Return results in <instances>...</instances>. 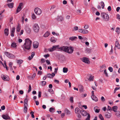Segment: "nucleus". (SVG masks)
<instances>
[{
	"label": "nucleus",
	"mask_w": 120,
	"mask_h": 120,
	"mask_svg": "<svg viewBox=\"0 0 120 120\" xmlns=\"http://www.w3.org/2000/svg\"><path fill=\"white\" fill-rule=\"evenodd\" d=\"M59 45L53 46L52 47L49 48L48 50L50 52H52L55 50L56 49H58L61 51L70 54L72 53L74 50V49L72 47L63 46L59 47Z\"/></svg>",
	"instance_id": "nucleus-1"
},
{
	"label": "nucleus",
	"mask_w": 120,
	"mask_h": 120,
	"mask_svg": "<svg viewBox=\"0 0 120 120\" xmlns=\"http://www.w3.org/2000/svg\"><path fill=\"white\" fill-rule=\"evenodd\" d=\"M32 41L29 39L27 38L25 40V42L22 46V47L24 50L25 49L29 50L31 48V45Z\"/></svg>",
	"instance_id": "nucleus-2"
},
{
	"label": "nucleus",
	"mask_w": 120,
	"mask_h": 120,
	"mask_svg": "<svg viewBox=\"0 0 120 120\" xmlns=\"http://www.w3.org/2000/svg\"><path fill=\"white\" fill-rule=\"evenodd\" d=\"M101 15L104 20L105 21H109V17L108 14L105 13H102L101 14Z\"/></svg>",
	"instance_id": "nucleus-3"
},
{
	"label": "nucleus",
	"mask_w": 120,
	"mask_h": 120,
	"mask_svg": "<svg viewBox=\"0 0 120 120\" xmlns=\"http://www.w3.org/2000/svg\"><path fill=\"white\" fill-rule=\"evenodd\" d=\"M33 29L36 32H38L39 30V27L37 24H35L33 26Z\"/></svg>",
	"instance_id": "nucleus-4"
},
{
	"label": "nucleus",
	"mask_w": 120,
	"mask_h": 120,
	"mask_svg": "<svg viewBox=\"0 0 120 120\" xmlns=\"http://www.w3.org/2000/svg\"><path fill=\"white\" fill-rule=\"evenodd\" d=\"M34 11L35 14L37 15H39L41 14V10L38 8H36L34 9Z\"/></svg>",
	"instance_id": "nucleus-5"
},
{
	"label": "nucleus",
	"mask_w": 120,
	"mask_h": 120,
	"mask_svg": "<svg viewBox=\"0 0 120 120\" xmlns=\"http://www.w3.org/2000/svg\"><path fill=\"white\" fill-rule=\"evenodd\" d=\"M23 4L22 3H21L20 4L19 6L17 9L16 12L18 13L23 8Z\"/></svg>",
	"instance_id": "nucleus-6"
},
{
	"label": "nucleus",
	"mask_w": 120,
	"mask_h": 120,
	"mask_svg": "<svg viewBox=\"0 0 120 120\" xmlns=\"http://www.w3.org/2000/svg\"><path fill=\"white\" fill-rule=\"evenodd\" d=\"M1 77L2 79L4 81H8L9 80V77L7 75H4L3 74L1 75Z\"/></svg>",
	"instance_id": "nucleus-7"
},
{
	"label": "nucleus",
	"mask_w": 120,
	"mask_h": 120,
	"mask_svg": "<svg viewBox=\"0 0 120 120\" xmlns=\"http://www.w3.org/2000/svg\"><path fill=\"white\" fill-rule=\"evenodd\" d=\"M81 60L83 62L87 64L90 63V62L89 61L88 59L86 57H83Z\"/></svg>",
	"instance_id": "nucleus-8"
},
{
	"label": "nucleus",
	"mask_w": 120,
	"mask_h": 120,
	"mask_svg": "<svg viewBox=\"0 0 120 120\" xmlns=\"http://www.w3.org/2000/svg\"><path fill=\"white\" fill-rule=\"evenodd\" d=\"M56 6L53 5H52L50 9V10L51 11V12L52 13H54L56 11V9L55 8Z\"/></svg>",
	"instance_id": "nucleus-9"
},
{
	"label": "nucleus",
	"mask_w": 120,
	"mask_h": 120,
	"mask_svg": "<svg viewBox=\"0 0 120 120\" xmlns=\"http://www.w3.org/2000/svg\"><path fill=\"white\" fill-rule=\"evenodd\" d=\"M2 117L3 119L5 120L10 119V116L7 114L3 115H2Z\"/></svg>",
	"instance_id": "nucleus-10"
},
{
	"label": "nucleus",
	"mask_w": 120,
	"mask_h": 120,
	"mask_svg": "<svg viewBox=\"0 0 120 120\" xmlns=\"http://www.w3.org/2000/svg\"><path fill=\"white\" fill-rule=\"evenodd\" d=\"M38 43L37 41H35L33 43V46L35 48H37L38 47Z\"/></svg>",
	"instance_id": "nucleus-11"
},
{
	"label": "nucleus",
	"mask_w": 120,
	"mask_h": 120,
	"mask_svg": "<svg viewBox=\"0 0 120 120\" xmlns=\"http://www.w3.org/2000/svg\"><path fill=\"white\" fill-rule=\"evenodd\" d=\"M81 113L82 115L84 116H85L88 114L87 113L86 111L84 110H81Z\"/></svg>",
	"instance_id": "nucleus-12"
},
{
	"label": "nucleus",
	"mask_w": 120,
	"mask_h": 120,
	"mask_svg": "<svg viewBox=\"0 0 120 120\" xmlns=\"http://www.w3.org/2000/svg\"><path fill=\"white\" fill-rule=\"evenodd\" d=\"M115 47L117 48L118 49H120V45L118 41L116 40L115 43Z\"/></svg>",
	"instance_id": "nucleus-13"
},
{
	"label": "nucleus",
	"mask_w": 120,
	"mask_h": 120,
	"mask_svg": "<svg viewBox=\"0 0 120 120\" xmlns=\"http://www.w3.org/2000/svg\"><path fill=\"white\" fill-rule=\"evenodd\" d=\"M81 111L80 109L78 108H75V112L77 114H80L81 113Z\"/></svg>",
	"instance_id": "nucleus-14"
},
{
	"label": "nucleus",
	"mask_w": 120,
	"mask_h": 120,
	"mask_svg": "<svg viewBox=\"0 0 120 120\" xmlns=\"http://www.w3.org/2000/svg\"><path fill=\"white\" fill-rule=\"evenodd\" d=\"M91 98L93 100L95 101H97L98 100L97 98L94 95H92L91 96Z\"/></svg>",
	"instance_id": "nucleus-15"
},
{
	"label": "nucleus",
	"mask_w": 120,
	"mask_h": 120,
	"mask_svg": "<svg viewBox=\"0 0 120 120\" xmlns=\"http://www.w3.org/2000/svg\"><path fill=\"white\" fill-rule=\"evenodd\" d=\"M105 116L106 118H109L111 117V114L110 113L107 112L106 113Z\"/></svg>",
	"instance_id": "nucleus-16"
},
{
	"label": "nucleus",
	"mask_w": 120,
	"mask_h": 120,
	"mask_svg": "<svg viewBox=\"0 0 120 120\" xmlns=\"http://www.w3.org/2000/svg\"><path fill=\"white\" fill-rule=\"evenodd\" d=\"M4 33L6 36H8L9 34V30L8 29L6 28L4 30Z\"/></svg>",
	"instance_id": "nucleus-17"
},
{
	"label": "nucleus",
	"mask_w": 120,
	"mask_h": 120,
	"mask_svg": "<svg viewBox=\"0 0 120 120\" xmlns=\"http://www.w3.org/2000/svg\"><path fill=\"white\" fill-rule=\"evenodd\" d=\"M77 38L75 36H72L70 37L69 38V40H71V41H74L76 40Z\"/></svg>",
	"instance_id": "nucleus-18"
},
{
	"label": "nucleus",
	"mask_w": 120,
	"mask_h": 120,
	"mask_svg": "<svg viewBox=\"0 0 120 120\" xmlns=\"http://www.w3.org/2000/svg\"><path fill=\"white\" fill-rule=\"evenodd\" d=\"M64 112L67 115H69L71 113V112L69 110L67 109H65L64 110Z\"/></svg>",
	"instance_id": "nucleus-19"
},
{
	"label": "nucleus",
	"mask_w": 120,
	"mask_h": 120,
	"mask_svg": "<svg viewBox=\"0 0 120 120\" xmlns=\"http://www.w3.org/2000/svg\"><path fill=\"white\" fill-rule=\"evenodd\" d=\"M28 100L27 98L25 99L24 101V106H27Z\"/></svg>",
	"instance_id": "nucleus-20"
},
{
	"label": "nucleus",
	"mask_w": 120,
	"mask_h": 120,
	"mask_svg": "<svg viewBox=\"0 0 120 120\" xmlns=\"http://www.w3.org/2000/svg\"><path fill=\"white\" fill-rule=\"evenodd\" d=\"M11 46L13 47L14 48H15L17 46L16 44L15 43V42L13 41L12 42L11 44Z\"/></svg>",
	"instance_id": "nucleus-21"
},
{
	"label": "nucleus",
	"mask_w": 120,
	"mask_h": 120,
	"mask_svg": "<svg viewBox=\"0 0 120 120\" xmlns=\"http://www.w3.org/2000/svg\"><path fill=\"white\" fill-rule=\"evenodd\" d=\"M50 34L48 32H46L45 34L43 36L44 37H48Z\"/></svg>",
	"instance_id": "nucleus-22"
},
{
	"label": "nucleus",
	"mask_w": 120,
	"mask_h": 120,
	"mask_svg": "<svg viewBox=\"0 0 120 120\" xmlns=\"http://www.w3.org/2000/svg\"><path fill=\"white\" fill-rule=\"evenodd\" d=\"M94 79V76L92 75H90L89 77V78L88 79V80L90 81H92Z\"/></svg>",
	"instance_id": "nucleus-23"
},
{
	"label": "nucleus",
	"mask_w": 120,
	"mask_h": 120,
	"mask_svg": "<svg viewBox=\"0 0 120 120\" xmlns=\"http://www.w3.org/2000/svg\"><path fill=\"white\" fill-rule=\"evenodd\" d=\"M55 109L52 108H49V111L53 113L55 112Z\"/></svg>",
	"instance_id": "nucleus-24"
},
{
	"label": "nucleus",
	"mask_w": 120,
	"mask_h": 120,
	"mask_svg": "<svg viewBox=\"0 0 120 120\" xmlns=\"http://www.w3.org/2000/svg\"><path fill=\"white\" fill-rule=\"evenodd\" d=\"M117 107L116 106H114L112 107V109L113 111L114 112L116 111L117 110Z\"/></svg>",
	"instance_id": "nucleus-25"
},
{
	"label": "nucleus",
	"mask_w": 120,
	"mask_h": 120,
	"mask_svg": "<svg viewBox=\"0 0 120 120\" xmlns=\"http://www.w3.org/2000/svg\"><path fill=\"white\" fill-rule=\"evenodd\" d=\"M8 7L10 8H12L13 7V3H11L10 4H8Z\"/></svg>",
	"instance_id": "nucleus-26"
},
{
	"label": "nucleus",
	"mask_w": 120,
	"mask_h": 120,
	"mask_svg": "<svg viewBox=\"0 0 120 120\" xmlns=\"http://www.w3.org/2000/svg\"><path fill=\"white\" fill-rule=\"evenodd\" d=\"M20 25L19 24H18L17 25L16 28V31L18 32H19L20 30Z\"/></svg>",
	"instance_id": "nucleus-27"
},
{
	"label": "nucleus",
	"mask_w": 120,
	"mask_h": 120,
	"mask_svg": "<svg viewBox=\"0 0 120 120\" xmlns=\"http://www.w3.org/2000/svg\"><path fill=\"white\" fill-rule=\"evenodd\" d=\"M89 32L88 30L86 29H82V34H87Z\"/></svg>",
	"instance_id": "nucleus-28"
},
{
	"label": "nucleus",
	"mask_w": 120,
	"mask_h": 120,
	"mask_svg": "<svg viewBox=\"0 0 120 120\" xmlns=\"http://www.w3.org/2000/svg\"><path fill=\"white\" fill-rule=\"evenodd\" d=\"M115 113V115L117 117H120V112L119 111H116Z\"/></svg>",
	"instance_id": "nucleus-29"
},
{
	"label": "nucleus",
	"mask_w": 120,
	"mask_h": 120,
	"mask_svg": "<svg viewBox=\"0 0 120 120\" xmlns=\"http://www.w3.org/2000/svg\"><path fill=\"white\" fill-rule=\"evenodd\" d=\"M8 57L10 58H14L15 57V56L12 54L10 53V55Z\"/></svg>",
	"instance_id": "nucleus-30"
},
{
	"label": "nucleus",
	"mask_w": 120,
	"mask_h": 120,
	"mask_svg": "<svg viewBox=\"0 0 120 120\" xmlns=\"http://www.w3.org/2000/svg\"><path fill=\"white\" fill-rule=\"evenodd\" d=\"M63 19V18L61 16L57 18V20L58 21H62Z\"/></svg>",
	"instance_id": "nucleus-31"
},
{
	"label": "nucleus",
	"mask_w": 120,
	"mask_h": 120,
	"mask_svg": "<svg viewBox=\"0 0 120 120\" xmlns=\"http://www.w3.org/2000/svg\"><path fill=\"white\" fill-rule=\"evenodd\" d=\"M68 71V70L67 68H66L65 67L64 68H63V72L64 73H66L67 71Z\"/></svg>",
	"instance_id": "nucleus-32"
},
{
	"label": "nucleus",
	"mask_w": 120,
	"mask_h": 120,
	"mask_svg": "<svg viewBox=\"0 0 120 120\" xmlns=\"http://www.w3.org/2000/svg\"><path fill=\"white\" fill-rule=\"evenodd\" d=\"M32 17L33 19H35L36 18V16L34 13L32 14Z\"/></svg>",
	"instance_id": "nucleus-33"
},
{
	"label": "nucleus",
	"mask_w": 120,
	"mask_h": 120,
	"mask_svg": "<svg viewBox=\"0 0 120 120\" xmlns=\"http://www.w3.org/2000/svg\"><path fill=\"white\" fill-rule=\"evenodd\" d=\"M15 27H13L12 29L11 30V33H14L15 30Z\"/></svg>",
	"instance_id": "nucleus-34"
},
{
	"label": "nucleus",
	"mask_w": 120,
	"mask_h": 120,
	"mask_svg": "<svg viewBox=\"0 0 120 120\" xmlns=\"http://www.w3.org/2000/svg\"><path fill=\"white\" fill-rule=\"evenodd\" d=\"M27 106H24V112L26 113L27 112V108L26 107Z\"/></svg>",
	"instance_id": "nucleus-35"
},
{
	"label": "nucleus",
	"mask_w": 120,
	"mask_h": 120,
	"mask_svg": "<svg viewBox=\"0 0 120 120\" xmlns=\"http://www.w3.org/2000/svg\"><path fill=\"white\" fill-rule=\"evenodd\" d=\"M116 32L117 33L118 32V33H119L120 32V28L119 27H117L116 30Z\"/></svg>",
	"instance_id": "nucleus-36"
},
{
	"label": "nucleus",
	"mask_w": 120,
	"mask_h": 120,
	"mask_svg": "<svg viewBox=\"0 0 120 120\" xmlns=\"http://www.w3.org/2000/svg\"><path fill=\"white\" fill-rule=\"evenodd\" d=\"M51 41L52 42L55 43L56 41V40L54 39V37H51Z\"/></svg>",
	"instance_id": "nucleus-37"
},
{
	"label": "nucleus",
	"mask_w": 120,
	"mask_h": 120,
	"mask_svg": "<svg viewBox=\"0 0 120 120\" xmlns=\"http://www.w3.org/2000/svg\"><path fill=\"white\" fill-rule=\"evenodd\" d=\"M23 62V61L21 60H20L18 61L17 63L19 64H22Z\"/></svg>",
	"instance_id": "nucleus-38"
},
{
	"label": "nucleus",
	"mask_w": 120,
	"mask_h": 120,
	"mask_svg": "<svg viewBox=\"0 0 120 120\" xmlns=\"http://www.w3.org/2000/svg\"><path fill=\"white\" fill-rule=\"evenodd\" d=\"M91 50L90 49H87L86 50V52L88 53H90L91 52Z\"/></svg>",
	"instance_id": "nucleus-39"
},
{
	"label": "nucleus",
	"mask_w": 120,
	"mask_h": 120,
	"mask_svg": "<svg viewBox=\"0 0 120 120\" xmlns=\"http://www.w3.org/2000/svg\"><path fill=\"white\" fill-rule=\"evenodd\" d=\"M101 6L102 7V9H103L104 8L105 5L104 3L102 1L101 2Z\"/></svg>",
	"instance_id": "nucleus-40"
},
{
	"label": "nucleus",
	"mask_w": 120,
	"mask_h": 120,
	"mask_svg": "<svg viewBox=\"0 0 120 120\" xmlns=\"http://www.w3.org/2000/svg\"><path fill=\"white\" fill-rule=\"evenodd\" d=\"M99 117L101 120H104V119L101 114H99Z\"/></svg>",
	"instance_id": "nucleus-41"
},
{
	"label": "nucleus",
	"mask_w": 120,
	"mask_h": 120,
	"mask_svg": "<svg viewBox=\"0 0 120 120\" xmlns=\"http://www.w3.org/2000/svg\"><path fill=\"white\" fill-rule=\"evenodd\" d=\"M52 94H54V91L53 90L51 89H49L48 90Z\"/></svg>",
	"instance_id": "nucleus-42"
},
{
	"label": "nucleus",
	"mask_w": 120,
	"mask_h": 120,
	"mask_svg": "<svg viewBox=\"0 0 120 120\" xmlns=\"http://www.w3.org/2000/svg\"><path fill=\"white\" fill-rule=\"evenodd\" d=\"M47 76L49 78H52V75L51 74H48Z\"/></svg>",
	"instance_id": "nucleus-43"
},
{
	"label": "nucleus",
	"mask_w": 120,
	"mask_h": 120,
	"mask_svg": "<svg viewBox=\"0 0 120 120\" xmlns=\"http://www.w3.org/2000/svg\"><path fill=\"white\" fill-rule=\"evenodd\" d=\"M34 112L32 111L31 112H30V114L31 115V117L32 118H34Z\"/></svg>",
	"instance_id": "nucleus-44"
},
{
	"label": "nucleus",
	"mask_w": 120,
	"mask_h": 120,
	"mask_svg": "<svg viewBox=\"0 0 120 120\" xmlns=\"http://www.w3.org/2000/svg\"><path fill=\"white\" fill-rule=\"evenodd\" d=\"M104 73L105 74V75L106 76H108V75L107 73V72H106V69H105L104 70Z\"/></svg>",
	"instance_id": "nucleus-45"
},
{
	"label": "nucleus",
	"mask_w": 120,
	"mask_h": 120,
	"mask_svg": "<svg viewBox=\"0 0 120 120\" xmlns=\"http://www.w3.org/2000/svg\"><path fill=\"white\" fill-rule=\"evenodd\" d=\"M41 82L43 86L45 85L46 84V82L45 81H43Z\"/></svg>",
	"instance_id": "nucleus-46"
},
{
	"label": "nucleus",
	"mask_w": 120,
	"mask_h": 120,
	"mask_svg": "<svg viewBox=\"0 0 120 120\" xmlns=\"http://www.w3.org/2000/svg\"><path fill=\"white\" fill-rule=\"evenodd\" d=\"M31 87L30 85H29V90L28 91V93L30 92L31 91Z\"/></svg>",
	"instance_id": "nucleus-47"
},
{
	"label": "nucleus",
	"mask_w": 120,
	"mask_h": 120,
	"mask_svg": "<svg viewBox=\"0 0 120 120\" xmlns=\"http://www.w3.org/2000/svg\"><path fill=\"white\" fill-rule=\"evenodd\" d=\"M78 38L79 39L81 40V41H83V38L81 36H79Z\"/></svg>",
	"instance_id": "nucleus-48"
},
{
	"label": "nucleus",
	"mask_w": 120,
	"mask_h": 120,
	"mask_svg": "<svg viewBox=\"0 0 120 120\" xmlns=\"http://www.w3.org/2000/svg\"><path fill=\"white\" fill-rule=\"evenodd\" d=\"M101 101L103 102H104L105 101V99L104 97L102 96L101 97Z\"/></svg>",
	"instance_id": "nucleus-49"
},
{
	"label": "nucleus",
	"mask_w": 120,
	"mask_h": 120,
	"mask_svg": "<svg viewBox=\"0 0 120 120\" xmlns=\"http://www.w3.org/2000/svg\"><path fill=\"white\" fill-rule=\"evenodd\" d=\"M108 69L111 72H112L113 71V68L111 67H109L108 68Z\"/></svg>",
	"instance_id": "nucleus-50"
},
{
	"label": "nucleus",
	"mask_w": 120,
	"mask_h": 120,
	"mask_svg": "<svg viewBox=\"0 0 120 120\" xmlns=\"http://www.w3.org/2000/svg\"><path fill=\"white\" fill-rule=\"evenodd\" d=\"M70 100L71 103H73L74 101L73 97H70Z\"/></svg>",
	"instance_id": "nucleus-51"
},
{
	"label": "nucleus",
	"mask_w": 120,
	"mask_h": 120,
	"mask_svg": "<svg viewBox=\"0 0 120 120\" xmlns=\"http://www.w3.org/2000/svg\"><path fill=\"white\" fill-rule=\"evenodd\" d=\"M120 89V87H116L114 89V93H115L116 92V91L117 90L119 89Z\"/></svg>",
	"instance_id": "nucleus-52"
},
{
	"label": "nucleus",
	"mask_w": 120,
	"mask_h": 120,
	"mask_svg": "<svg viewBox=\"0 0 120 120\" xmlns=\"http://www.w3.org/2000/svg\"><path fill=\"white\" fill-rule=\"evenodd\" d=\"M90 115L89 114H88V116L87 118L86 119V120H90Z\"/></svg>",
	"instance_id": "nucleus-53"
},
{
	"label": "nucleus",
	"mask_w": 120,
	"mask_h": 120,
	"mask_svg": "<svg viewBox=\"0 0 120 120\" xmlns=\"http://www.w3.org/2000/svg\"><path fill=\"white\" fill-rule=\"evenodd\" d=\"M112 110V109L109 106H108V109H107V111H110L111 110Z\"/></svg>",
	"instance_id": "nucleus-54"
},
{
	"label": "nucleus",
	"mask_w": 120,
	"mask_h": 120,
	"mask_svg": "<svg viewBox=\"0 0 120 120\" xmlns=\"http://www.w3.org/2000/svg\"><path fill=\"white\" fill-rule=\"evenodd\" d=\"M111 50L110 51V54H112V53L113 52V49H112V45H111Z\"/></svg>",
	"instance_id": "nucleus-55"
},
{
	"label": "nucleus",
	"mask_w": 120,
	"mask_h": 120,
	"mask_svg": "<svg viewBox=\"0 0 120 120\" xmlns=\"http://www.w3.org/2000/svg\"><path fill=\"white\" fill-rule=\"evenodd\" d=\"M5 54L8 57L10 55V53L8 52H5Z\"/></svg>",
	"instance_id": "nucleus-56"
},
{
	"label": "nucleus",
	"mask_w": 120,
	"mask_h": 120,
	"mask_svg": "<svg viewBox=\"0 0 120 120\" xmlns=\"http://www.w3.org/2000/svg\"><path fill=\"white\" fill-rule=\"evenodd\" d=\"M89 27V26L88 25H85L84 27V28L85 29H88Z\"/></svg>",
	"instance_id": "nucleus-57"
},
{
	"label": "nucleus",
	"mask_w": 120,
	"mask_h": 120,
	"mask_svg": "<svg viewBox=\"0 0 120 120\" xmlns=\"http://www.w3.org/2000/svg\"><path fill=\"white\" fill-rule=\"evenodd\" d=\"M41 91H39L38 92V97L39 98L41 97Z\"/></svg>",
	"instance_id": "nucleus-58"
},
{
	"label": "nucleus",
	"mask_w": 120,
	"mask_h": 120,
	"mask_svg": "<svg viewBox=\"0 0 120 120\" xmlns=\"http://www.w3.org/2000/svg\"><path fill=\"white\" fill-rule=\"evenodd\" d=\"M49 55L48 54H46L45 55H44V56L45 57V58H46L47 57H49Z\"/></svg>",
	"instance_id": "nucleus-59"
},
{
	"label": "nucleus",
	"mask_w": 120,
	"mask_h": 120,
	"mask_svg": "<svg viewBox=\"0 0 120 120\" xmlns=\"http://www.w3.org/2000/svg\"><path fill=\"white\" fill-rule=\"evenodd\" d=\"M107 9L109 11H110L111 10V7L110 6H109L108 8Z\"/></svg>",
	"instance_id": "nucleus-60"
},
{
	"label": "nucleus",
	"mask_w": 120,
	"mask_h": 120,
	"mask_svg": "<svg viewBox=\"0 0 120 120\" xmlns=\"http://www.w3.org/2000/svg\"><path fill=\"white\" fill-rule=\"evenodd\" d=\"M5 107L4 105H3L1 107V109L2 110H4L5 109Z\"/></svg>",
	"instance_id": "nucleus-61"
},
{
	"label": "nucleus",
	"mask_w": 120,
	"mask_h": 120,
	"mask_svg": "<svg viewBox=\"0 0 120 120\" xmlns=\"http://www.w3.org/2000/svg\"><path fill=\"white\" fill-rule=\"evenodd\" d=\"M105 68V64H104L101 67V68Z\"/></svg>",
	"instance_id": "nucleus-62"
},
{
	"label": "nucleus",
	"mask_w": 120,
	"mask_h": 120,
	"mask_svg": "<svg viewBox=\"0 0 120 120\" xmlns=\"http://www.w3.org/2000/svg\"><path fill=\"white\" fill-rule=\"evenodd\" d=\"M79 32L82 34V29H79L78 30Z\"/></svg>",
	"instance_id": "nucleus-63"
},
{
	"label": "nucleus",
	"mask_w": 120,
	"mask_h": 120,
	"mask_svg": "<svg viewBox=\"0 0 120 120\" xmlns=\"http://www.w3.org/2000/svg\"><path fill=\"white\" fill-rule=\"evenodd\" d=\"M35 53L34 52H32V54L31 55V58H33L34 55H35Z\"/></svg>",
	"instance_id": "nucleus-64"
}]
</instances>
